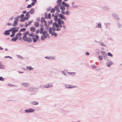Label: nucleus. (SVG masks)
I'll return each mask as SVG.
<instances>
[{
	"label": "nucleus",
	"mask_w": 122,
	"mask_h": 122,
	"mask_svg": "<svg viewBox=\"0 0 122 122\" xmlns=\"http://www.w3.org/2000/svg\"><path fill=\"white\" fill-rule=\"evenodd\" d=\"M64 21L62 20L58 21V24L56 22H54L53 24V26L52 27V29L53 31H59L61 30V28L62 27V24H64Z\"/></svg>",
	"instance_id": "f257e3e1"
},
{
	"label": "nucleus",
	"mask_w": 122,
	"mask_h": 122,
	"mask_svg": "<svg viewBox=\"0 0 122 122\" xmlns=\"http://www.w3.org/2000/svg\"><path fill=\"white\" fill-rule=\"evenodd\" d=\"M29 33L28 31L25 32L24 34L23 39L25 41H27L28 42H31L32 41V39L29 37H27V35Z\"/></svg>",
	"instance_id": "f03ea898"
},
{
	"label": "nucleus",
	"mask_w": 122,
	"mask_h": 122,
	"mask_svg": "<svg viewBox=\"0 0 122 122\" xmlns=\"http://www.w3.org/2000/svg\"><path fill=\"white\" fill-rule=\"evenodd\" d=\"M43 36H41V39L42 40H44L45 39L47 38L48 36V34L46 31H45L42 33Z\"/></svg>",
	"instance_id": "7ed1b4c3"
},
{
	"label": "nucleus",
	"mask_w": 122,
	"mask_h": 122,
	"mask_svg": "<svg viewBox=\"0 0 122 122\" xmlns=\"http://www.w3.org/2000/svg\"><path fill=\"white\" fill-rule=\"evenodd\" d=\"M32 37H33L32 38L34 42H36L39 38V36L38 35L36 34L34 35L33 33Z\"/></svg>",
	"instance_id": "20e7f679"
},
{
	"label": "nucleus",
	"mask_w": 122,
	"mask_h": 122,
	"mask_svg": "<svg viewBox=\"0 0 122 122\" xmlns=\"http://www.w3.org/2000/svg\"><path fill=\"white\" fill-rule=\"evenodd\" d=\"M37 89L33 87H31L29 88V90L30 91L36 92L37 90Z\"/></svg>",
	"instance_id": "39448f33"
},
{
	"label": "nucleus",
	"mask_w": 122,
	"mask_h": 122,
	"mask_svg": "<svg viewBox=\"0 0 122 122\" xmlns=\"http://www.w3.org/2000/svg\"><path fill=\"white\" fill-rule=\"evenodd\" d=\"M22 35V34L20 33H19L17 34L16 35V41L18 39H19V40L21 39V38L20 37Z\"/></svg>",
	"instance_id": "423d86ee"
},
{
	"label": "nucleus",
	"mask_w": 122,
	"mask_h": 122,
	"mask_svg": "<svg viewBox=\"0 0 122 122\" xmlns=\"http://www.w3.org/2000/svg\"><path fill=\"white\" fill-rule=\"evenodd\" d=\"M34 111V110L31 109H29L25 110V112H26L28 113L33 112Z\"/></svg>",
	"instance_id": "0eeeda50"
},
{
	"label": "nucleus",
	"mask_w": 122,
	"mask_h": 122,
	"mask_svg": "<svg viewBox=\"0 0 122 122\" xmlns=\"http://www.w3.org/2000/svg\"><path fill=\"white\" fill-rule=\"evenodd\" d=\"M34 25L35 27H37L39 26L40 25L39 22L36 21L34 22Z\"/></svg>",
	"instance_id": "6e6552de"
},
{
	"label": "nucleus",
	"mask_w": 122,
	"mask_h": 122,
	"mask_svg": "<svg viewBox=\"0 0 122 122\" xmlns=\"http://www.w3.org/2000/svg\"><path fill=\"white\" fill-rule=\"evenodd\" d=\"M11 30H6L5 31V32L4 33V34L6 35H9L10 34V33L9 32V31H11Z\"/></svg>",
	"instance_id": "1a4fd4ad"
},
{
	"label": "nucleus",
	"mask_w": 122,
	"mask_h": 122,
	"mask_svg": "<svg viewBox=\"0 0 122 122\" xmlns=\"http://www.w3.org/2000/svg\"><path fill=\"white\" fill-rule=\"evenodd\" d=\"M62 4L63 5H65L66 7H69V5L66 4L64 1H63L62 2Z\"/></svg>",
	"instance_id": "9d476101"
},
{
	"label": "nucleus",
	"mask_w": 122,
	"mask_h": 122,
	"mask_svg": "<svg viewBox=\"0 0 122 122\" xmlns=\"http://www.w3.org/2000/svg\"><path fill=\"white\" fill-rule=\"evenodd\" d=\"M59 16L62 19H64L65 20H66V18L63 15L61 14Z\"/></svg>",
	"instance_id": "9b49d317"
},
{
	"label": "nucleus",
	"mask_w": 122,
	"mask_h": 122,
	"mask_svg": "<svg viewBox=\"0 0 122 122\" xmlns=\"http://www.w3.org/2000/svg\"><path fill=\"white\" fill-rule=\"evenodd\" d=\"M15 29H14L12 31V34L10 35V36L11 37H13L15 35Z\"/></svg>",
	"instance_id": "f8f14e48"
},
{
	"label": "nucleus",
	"mask_w": 122,
	"mask_h": 122,
	"mask_svg": "<svg viewBox=\"0 0 122 122\" xmlns=\"http://www.w3.org/2000/svg\"><path fill=\"white\" fill-rule=\"evenodd\" d=\"M52 85L51 84H48L47 85H46L45 86V87H46V88H50L52 86Z\"/></svg>",
	"instance_id": "ddd939ff"
},
{
	"label": "nucleus",
	"mask_w": 122,
	"mask_h": 122,
	"mask_svg": "<svg viewBox=\"0 0 122 122\" xmlns=\"http://www.w3.org/2000/svg\"><path fill=\"white\" fill-rule=\"evenodd\" d=\"M35 12V10L34 8H32L29 11L30 13L31 14H34Z\"/></svg>",
	"instance_id": "4468645a"
},
{
	"label": "nucleus",
	"mask_w": 122,
	"mask_h": 122,
	"mask_svg": "<svg viewBox=\"0 0 122 122\" xmlns=\"http://www.w3.org/2000/svg\"><path fill=\"white\" fill-rule=\"evenodd\" d=\"M30 30L32 32H34L36 30V28L34 27H32L30 28Z\"/></svg>",
	"instance_id": "2eb2a0df"
},
{
	"label": "nucleus",
	"mask_w": 122,
	"mask_h": 122,
	"mask_svg": "<svg viewBox=\"0 0 122 122\" xmlns=\"http://www.w3.org/2000/svg\"><path fill=\"white\" fill-rule=\"evenodd\" d=\"M28 83H23L21 84L22 85L25 87L27 86H28Z\"/></svg>",
	"instance_id": "dca6fc26"
},
{
	"label": "nucleus",
	"mask_w": 122,
	"mask_h": 122,
	"mask_svg": "<svg viewBox=\"0 0 122 122\" xmlns=\"http://www.w3.org/2000/svg\"><path fill=\"white\" fill-rule=\"evenodd\" d=\"M65 8H60L62 10L61 12V13L63 14H65V12L64 10H65Z\"/></svg>",
	"instance_id": "f3484780"
},
{
	"label": "nucleus",
	"mask_w": 122,
	"mask_h": 122,
	"mask_svg": "<svg viewBox=\"0 0 122 122\" xmlns=\"http://www.w3.org/2000/svg\"><path fill=\"white\" fill-rule=\"evenodd\" d=\"M49 32L50 34H51L52 32V29L51 27H50L49 29Z\"/></svg>",
	"instance_id": "a211bd4d"
},
{
	"label": "nucleus",
	"mask_w": 122,
	"mask_h": 122,
	"mask_svg": "<svg viewBox=\"0 0 122 122\" xmlns=\"http://www.w3.org/2000/svg\"><path fill=\"white\" fill-rule=\"evenodd\" d=\"M2 62H0V68L1 69H4V66L2 65Z\"/></svg>",
	"instance_id": "6ab92c4d"
},
{
	"label": "nucleus",
	"mask_w": 122,
	"mask_h": 122,
	"mask_svg": "<svg viewBox=\"0 0 122 122\" xmlns=\"http://www.w3.org/2000/svg\"><path fill=\"white\" fill-rule=\"evenodd\" d=\"M62 0H57V3L58 5H61Z\"/></svg>",
	"instance_id": "aec40b11"
},
{
	"label": "nucleus",
	"mask_w": 122,
	"mask_h": 122,
	"mask_svg": "<svg viewBox=\"0 0 122 122\" xmlns=\"http://www.w3.org/2000/svg\"><path fill=\"white\" fill-rule=\"evenodd\" d=\"M31 103L33 104L34 105H38V103L36 102H31Z\"/></svg>",
	"instance_id": "412c9836"
},
{
	"label": "nucleus",
	"mask_w": 122,
	"mask_h": 122,
	"mask_svg": "<svg viewBox=\"0 0 122 122\" xmlns=\"http://www.w3.org/2000/svg\"><path fill=\"white\" fill-rule=\"evenodd\" d=\"M55 10V8H52L51 10V12L52 13H54Z\"/></svg>",
	"instance_id": "4be33fe9"
},
{
	"label": "nucleus",
	"mask_w": 122,
	"mask_h": 122,
	"mask_svg": "<svg viewBox=\"0 0 122 122\" xmlns=\"http://www.w3.org/2000/svg\"><path fill=\"white\" fill-rule=\"evenodd\" d=\"M43 28H41V29L39 30L40 33L41 34L43 32Z\"/></svg>",
	"instance_id": "5701e85b"
},
{
	"label": "nucleus",
	"mask_w": 122,
	"mask_h": 122,
	"mask_svg": "<svg viewBox=\"0 0 122 122\" xmlns=\"http://www.w3.org/2000/svg\"><path fill=\"white\" fill-rule=\"evenodd\" d=\"M69 86L68 85H65V87H66V88H72L73 87H74V86H73V87H71V86Z\"/></svg>",
	"instance_id": "b1692460"
},
{
	"label": "nucleus",
	"mask_w": 122,
	"mask_h": 122,
	"mask_svg": "<svg viewBox=\"0 0 122 122\" xmlns=\"http://www.w3.org/2000/svg\"><path fill=\"white\" fill-rule=\"evenodd\" d=\"M46 21L45 20V19L44 17H42L41 18V22H43Z\"/></svg>",
	"instance_id": "393cba45"
},
{
	"label": "nucleus",
	"mask_w": 122,
	"mask_h": 122,
	"mask_svg": "<svg viewBox=\"0 0 122 122\" xmlns=\"http://www.w3.org/2000/svg\"><path fill=\"white\" fill-rule=\"evenodd\" d=\"M51 34L53 36L55 37H56L57 36L56 33L55 32H53Z\"/></svg>",
	"instance_id": "a878e982"
},
{
	"label": "nucleus",
	"mask_w": 122,
	"mask_h": 122,
	"mask_svg": "<svg viewBox=\"0 0 122 122\" xmlns=\"http://www.w3.org/2000/svg\"><path fill=\"white\" fill-rule=\"evenodd\" d=\"M101 54L102 55H103L104 56L107 54L104 51H102Z\"/></svg>",
	"instance_id": "bb28decb"
},
{
	"label": "nucleus",
	"mask_w": 122,
	"mask_h": 122,
	"mask_svg": "<svg viewBox=\"0 0 122 122\" xmlns=\"http://www.w3.org/2000/svg\"><path fill=\"white\" fill-rule=\"evenodd\" d=\"M26 17H28L29 18L30 17V15L29 12H27V13H26Z\"/></svg>",
	"instance_id": "cd10ccee"
},
{
	"label": "nucleus",
	"mask_w": 122,
	"mask_h": 122,
	"mask_svg": "<svg viewBox=\"0 0 122 122\" xmlns=\"http://www.w3.org/2000/svg\"><path fill=\"white\" fill-rule=\"evenodd\" d=\"M107 55L108 56H110L111 57H112L113 56L112 54L110 52H108L107 53Z\"/></svg>",
	"instance_id": "c85d7f7f"
},
{
	"label": "nucleus",
	"mask_w": 122,
	"mask_h": 122,
	"mask_svg": "<svg viewBox=\"0 0 122 122\" xmlns=\"http://www.w3.org/2000/svg\"><path fill=\"white\" fill-rule=\"evenodd\" d=\"M27 69H28L29 70H31L32 69H33V68H31V67L30 66V67H27Z\"/></svg>",
	"instance_id": "c756f323"
},
{
	"label": "nucleus",
	"mask_w": 122,
	"mask_h": 122,
	"mask_svg": "<svg viewBox=\"0 0 122 122\" xmlns=\"http://www.w3.org/2000/svg\"><path fill=\"white\" fill-rule=\"evenodd\" d=\"M103 57H104V58L106 60H107V54H106L105 56H104Z\"/></svg>",
	"instance_id": "7c9ffc66"
},
{
	"label": "nucleus",
	"mask_w": 122,
	"mask_h": 122,
	"mask_svg": "<svg viewBox=\"0 0 122 122\" xmlns=\"http://www.w3.org/2000/svg\"><path fill=\"white\" fill-rule=\"evenodd\" d=\"M26 30V29L25 28H22L20 30L21 31H25Z\"/></svg>",
	"instance_id": "2f4dec72"
},
{
	"label": "nucleus",
	"mask_w": 122,
	"mask_h": 122,
	"mask_svg": "<svg viewBox=\"0 0 122 122\" xmlns=\"http://www.w3.org/2000/svg\"><path fill=\"white\" fill-rule=\"evenodd\" d=\"M25 20V19L24 18H21L20 20V21L21 22H24Z\"/></svg>",
	"instance_id": "473e14b6"
},
{
	"label": "nucleus",
	"mask_w": 122,
	"mask_h": 122,
	"mask_svg": "<svg viewBox=\"0 0 122 122\" xmlns=\"http://www.w3.org/2000/svg\"><path fill=\"white\" fill-rule=\"evenodd\" d=\"M17 56L18 57H19L21 59H23V57L22 56L19 55H17Z\"/></svg>",
	"instance_id": "72a5a7b5"
},
{
	"label": "nucleus",
	"mask_w": 122,
	"mask_h": 122,
	"mask_svg": "<svg viewBox=\"0 0 122 122\" xmlns=\"http://www.w3.org/2000/svg\"><path fill=\"white\" fill-rule=\"evenodd\" d=\"M24 16V15L23 14H21L19 16V18H21L23 17Z\"/></svg>",
	"instance_id": "f704fd0d"
},
{
	"label": "nucleus",
	"mask_w": 122,
	"mask_h": 122,
	"mask_svg": "<svg viewBox=\"0 0 122 122\" xmlns=\"http://www.w3.org/2000/svg\"><path fill=\"white\" fill-rule=\"evenodd\" d=\"M4 79L1 76L0 77V80L1 81H3Z\"/></svg>",
	"instance_id": "c9c22d12"
},
{
	"label": "nucleus",
	"mask_w": 122,
	"mask_h": 122,
	"mask_svg": "<svg viewBox=\"0 0 122 122\" xmlns=\"http://www.w3.org/2000/svg\"><path fill=\"white\" fill-rule=\"evenodd\" d=\"M44 26H47V22L46 21H44Z\"/></svg>",
	"instance_id": "e433bc0d"
},
{
	"label": "nucleus",
	"mask_w": 122,
	"mask_h": 122,
	"mask_svg": "<svg viewBox=\"0 0 122 122\" xmlns=\"http://www.w3.org/2000/svg\"><path fill=\"white\" fill-rule=\"evenodd\" d=\"M112 64V62H110V64H107V66H108L109 67L110 65H111Z\"/></svg>",
	"instance_id": "4c0bfd02"
},
{
	"label": "nucleus",
	"mask_w": 122,
	"mask_h": 122,
	"mask_svg": "<svg viewBox=\"0 0 122 122\" xmlns=\"http://www.w3.org/2000/svg\"><path fill=\"white\" fill-rule=\"evenodd\" d=\"M39 31H40L39 30H36V34H38L39 33Z\"/></svg>",
	"instance_id": "58836bf2"
},
{
	"label": "nucleus",
	"mask_w": 122,
	"mask_h": 122,
	"mask_svg": "<svg viewBox=\"0 0 122 122\" xmlns=\"http://www.w3.org/2000/svg\"><path fill=\"white\" fill-rule=\"evenodd\" d=\"M48 18L49 19H50L51 18V14H49L48 15Z\"/></svg>",
	"instance_id": "ea45409f"
},
{
	"label": "nucleus",
	"mask_w": 122,
	"mask_h": 122,
	"mask_svg": "<svg viewBox=\"0 0 122 122\" xmlns=\"http://www.w3.org/2000/svg\"><path fill=\"white\" fill-rule=\"evenodd\" d=\"M65 14L67 15H68L69 14V11H66L65 12Z\"/></svg>",
	"instance_id": "a19ab883"
},
{
	"label": "nucleus",
	"mask_w": 122,
	"mask_h": 122,
	"mask_svg": "<svg viewBox=\"0 0 122 122\" xmlns=\"http://www.w3.org/2000/svg\"><path fill=\"white\" fill-rule=\"evenodd\" d=\"M97 26L99 28H100L101 27V24H98Z\"/></svg>",
	"instance_id": "79ce46f5"
},
{
	"label": "nucleus",
	"mask_w": 122,
	"mask_h": 122,
	"mask_svg": "<svg viewBox=\"0 0 122 122\" xmlns=\"http://www.w3.org/2000/svg\"><path fill=\"white\" fill-rule=\"evenodd\" d=\"M33 33H31L30 34H29V35H28L29 36H30L32 37V35H33Z\"/></svg>",
	"instance_id": "37998d69"
},
{
	"label": "nucleus",
	"mask_w": 122,
	"mask_h": 122,
	"mask_svg": "<svg viewBox=\"0 0 122 122\" xmlns=\"http://www.w3.org/2000/svg\"><path fill=\"white\" fill-rule=\"evenodd\" d=\"M99 57L100 60H101L102 59V58L101 56H99Z\"/></svg>",
	"instance_id": "c03bdc74"
},
{
	"label": "nucleus",
	"mask_w": 122,
	"mask_h": 122,
	"mask_svg": "<svg viewBox=\"0 0 122 122\" xmlns=\"http://www.w3.org/2000/svg\"><path fill=\"white\" fill-rule=\"evenodd\" d=\"M114 16L115 17V18L116 19H118V16L117 15H116L115 16Z\"/></svg>",
	"instance_id": "a18cd8bd"
},
{
	"label": "nucleus",
	"mask_w": 122,
	"mask_h": 122,
	"mask_svg": "<svg viewBox=\"0 0 122 122\" xmlns=\"http://www.w3.org/2000/svg\"><path fill=\"white\" fill-rule=\"evenodd\" d=\"M31 4L27 6V8H30L31 7Z\"/></svg>",
	"instance_id": "49530a36"
},
{
	"label": "nucleus",
	"mask_w": 122,
	"mask_h": 122,
	"mask_svg": "<svg viewBox=\"0 0 122 122\" xmlns=\"http://www.w3.org/2000/svg\"><path fill=\"white\" fill-rule=\"evenodd\" d=\"M40 27H41V28H43L44 27V26L42 24H41Z\"/></svg>",
	"instance_id": "de8ad7c7"
},
{
	"label": "nucleus",
	"mask_w": 122,
	"mask_h": 122,
	"mask_svg": "<svg viewBox=\"0 0 122 122\" xmlns=\"http://www.w3.org/2000/svg\"><path fill=\"white\" fill-rule=\"evenodd\" d=\"M92 67L93 68H95L97 67L94 65H93L92 66Z\"/></svg>",
	"instance_id": "09e8293b"
},
{
	"label": "nucleus",
	"mask_w": 122,
	"mask_h": 122,
	"mask_svg": "<svg viewBox=\"0 0 122 122\" xmlns=\"http://www.w3.org/2000/svg\"><path fill=\"white\" fill-rule=\"evenodd\" d=\"M29 18L28 17H25L24 18L25 19V20H27Z\"/></svg>",
	"instance_id": "8fccbe9b"
},
{
	"label": "nucleus",
	"mask_w": 122,
	"mask_h": 122,
	"mask_svg": "<svg viewBox=\"0 0 122 122\" xmlns=\"http://www.w3.org/2000/svg\"><path fill=\"white\" fill-rule=\"evenodd\" d=\"M56 10L58 12H60V10L58 8H56Z\"/></svg>",
	"instance_id": "3c124183"
},
{
	"label": "nucleus",
	"mask_w": 122,
	"mask_h": 122,
	"mask_svg": "<svg viewBox=\"0 0 122 122\" xmlns=\"http://www.w3.org/2000/svg\"><path fill=\"white\" fill-rule=\"evenodd\" d=\"M36 3L34 2H33L31 3V5L32 6H34L35 4Z\"/></svg>",
	"instance_id": "603ef678"
},
{
	"label": "nucleus",
	"mask_w": 122,
	"mask_h": 122,
	"mask_svg": "<svg viewBox=\"0 0 122 122\" xmlns=\"http://www.w3.org/2000/svg\"><path fill=\"white\" fill-rule=\"evenodd\" d=\"M44 17L46 18H48L47 17V15L46 14H45V15H44Z\"/></svg>",
	"instance_id": "864d4df0"
},
{
	"label": "nucleus",
	"mask_w": 122,
	"mask_h": 122,
	"mask_svg": "<svg viewBox=\"0 0 122 122\" xmlns=\"http://www.w3.org/2000/svg\"><path fill=\"white\" fill-rule=\"evenodd\" d=\"M52 23V21L51 20H50V21H48V23Z\"/></svg>",
	"instance_id": "5fc2aeb1"
},
{
	"label": "nucleus",
	"mask_w": 122,
	"mask_h": 122,
	"mask_svg": "<svg viewBox=\"0 0 122 122\" xmlns=\"http://www.w3.org/2000/svg\"><path fill=\"white\" fill-rule=\"evenodd\" d=\"M46 26V29L47 30V29H48L49 28V26L48 25H47V26Z\"/></svg>",
	"instance_id": "6e6d98bb"
},
{
	"label": "nucleus",
	"mask_w": 122,
	"mask_h": 122,
	"mask_svg": "<svg viewBox=\"0 0 122 122\" xmlns=\"http://www.w3.org/2000/svg\"><path fill=\"white\" fill-rule=\"evenodd\" d=\"M57 16L55 15L54 17V19H55V20H56L57 19Z\"/></svg>",
	"instance_id": "4d7b16f0"
},
{
	"label": "nucleus",
	"mask_w": 122,
	"mask_h": 122,
	"mask_svg": "<svg viewBox=\"0 0 122 122\" xmlns=\"http://www.w3.org/2000/svg\"><path fill=\"white\" fill-rule=\"evenodd\" d=\"M36 20L38 21H40V18H36Z\"/></svg>",
	"instance_id": "13d9d810"
},
{
	"label": "nucleus",
	"mask_w": 122,
	"mask_h": 122,
	"mask_svg": "<svg viewBox=\"0 0 122 122\" xmlns=\"http://www.w3.org/2000/svg\"><path fill=\"white\" fill-rule=\"evenodd\" d=\"M12 40L13 41H15V38H14L12 39Z\"/></svg>",
	"instance_id": "bf43d9fd"
},
{
	"label": "nucleus",
	"mask_w": 122,
	"mask_h": 122,
	"mask_svg": "<svg viewBox=\"0 0 122 122\" xmlns=\"http://www.w3.org/2000/svg\"><path fill=\"white\" fill-rule=\"evenodd\" d=\"M5 58H11V57H10L9 56H6L5 57Z\"/></svg>",
	"instance_id": "052dcab7"
},
{
	"label": "nucleus",
	"mask_w": 122,
	"mask_h": 122,
	"mask_svg": "<svg viewBox=\"0 0 122 122\" xmlns=\"http://www.w3.org/2000/svg\"><path fill=\"white\" fill-rule=\"evenodd\" d=\"M33 2L36 3V0H32Z\"/></svg>",
	"instance_id": "680f3d73"
},
{
	"label": "nucleus",
	"mask_w": 122,
	"mask_h": 122,
	"mask_svg": "<svg viewBox=\"0 0 122 122\" xmlns=\"http://www.w3.org/2000/svg\"><path fill=\"white\" fill-rule=\"evenodd\" d=\"M86 55H89V53L88 52H86Z\"/></svg>",
	"instance_id": "e2e57ef3"
},
{
	"label": "nucleus",
	"mask_w": 122,
	"mask_h": 122,
	"mask_svg": "<svg viewBox=\"0 0 122 122\" xmlns=\"http://www.w3.org/2000/svg\"><path fill=\"white\" fill-rule=\"evenodd\" d=\"M62 72L64 75H66V73L65 71H63Z\"/></svg>",
	"instance_id": "0e129e2a"
},
{
	"label": "nucleus",
	"mask_w": 122,
	"mask_h": 122,
	"mask_svg": "<svg viewBox=\"0 0 122 122\" xmlns=\"http://www.w3.org/2000/svg\"><path fill=\"white\" fill-rule=\"evenodd\" d=\"M26 12V10H25L23 11V14H25V13Z\"/></svg>",
	"instance_id": "69168bd1"
},
{
	"label": "nucleus",
	"mask_w": 122,
	"mask_h": 122,
	"mask_svg": "<svg viewBox=\"0 0 122 122\" xmlns=\"http://www.w3.org/2000/svg\"><path fill=\"white\" fill-rule=\"evenodd\" d=\"M121 26L120 24H119L118 25V27H119L120 28L121 27Z\"/></svg>",
	"instance_id": "338daca9"
},
{
	"label": "nucleus",
	"mask_w": 122,
	"mask_h": 122,
	"mask_svg": "<svg viewBox=\"0 0 122 122\" xmlns=\"http://www.w3.org/2000/svg\"><path fill=\"white\" fill-rule=\"evenodd\" d=\"M31 21H30L29 22V23L28 24V25H29L30 24H31Z\"/></svg>",
	"instance_id": "774afa93"
}]
</instances>
